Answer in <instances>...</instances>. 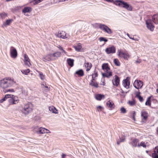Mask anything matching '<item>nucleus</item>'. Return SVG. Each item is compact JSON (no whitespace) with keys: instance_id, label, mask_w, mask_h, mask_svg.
<instances>
[{"instance_id":"nucleus-1","label":"nucleus","mask_w":158,"mask_h":158,"mask_svg":"<svg viewBox=\"0 0 158 158\" xmlns=\"http://www.w3.org/2000/svg\"><path fill=\"white\" fill-rule=\"evenodd\" d=\"M15 83L14 79L10 77H6L0 81V87L2 89L10 87Z\"/></svg>"},{"instance_id":"nucleus-2","label":"nucleus","mask_w":158,"mask_h":158,"mask_svg":"<svg viewBox=\"0 0 158 158\" xmlns=\"http://www.w3.org/2000/svg\"><path fill=\"white\" fill-rule=\"evenodd\" d=\"M33 105L31 103L28 102L24 104L20 108L21 112L25 115L31 112L33 110Z\"/></svg>"},{"instance_id":"nucleus-3","label":"nucleus","mask_w":158,"mask_h":158,"mask_svg":"<svg viewBox=\"0 0 158 158\" xmlns=\"http://www.w3.org/2000/svg\"><path fill=\"white\" fill-rule=\"evenodd\" d=\"M98 25L99 28L104 32L108 34H111L113 32L111 29L106 25L101 23H98Z\"/></svg>"},{"instance_id":"nucleus-4","label":"nucleus","mask_w":158,"mask_h":158,"mask_svg":"<svg viewBox=\"0 0 158 158\" xmlns=\"http://www.w3.org/2000/svg\"><path fill=\"white\" fill-rule=\"evenodd\" d=\"M9 98H10L8 99V102L10 105L15 104L18 103L19 100L18 97H13V96H11Z\"/></svg>"},{"instance_id":"nucleus-5","label":"nucleus","mask_w":158,"mask_h":158,"mask_svg":"<svg viewBox=\"0 0 158 158\" xmlns=\"http://www.w3.org/2000/svg\"><path fill=\"white\" fill-rule=\"evenodd\" d=\"M10 55L13 58H15L17 56V52L16 48L13 46L10 48Z\"/></svg>"},{"instance_id":"nucleus-6","label":"nucleus","mask_w":158,"mask_h":158,"mask_svg":"<svg viewBox=\"0 0 158 158\" xmlns=\"http://www.w3.org/2000/svg\"><path fill=\"white\" fill-rule=\"evenodd\" d=\"M105 51L107 54H114L116 52V48L114 46H112L106 48Z\"/></svg>"},{"instance_id":"nucleus-7","label":"nucleus","mask_w":158,"mask_h":158,"mask_svg":"<svg viewBox=\"0 0 158 158\" xmlns=\"http://www.w3.org/2000/svg\"><path fill=\"white\" fill-rule=\"evenodd\" d=\"M151 20L148 19L146 21V23L148 28L151 31H153L154 29V26Z\"/></svg>"},{"instance_id":"nucleus-8","label":"nucleus","mask_w":158,"mask_h":158,"mask_svg":"<svg viewBox=\"0 0 158 158\" xmlns=\"http://www.w3.org/2000/svg\"><path fill=\"white\" fill-rule=\"evenodd\" d=\"M141 117L142 120L143 122H146L148 117L149 115L148 113L145 111H142L141 112Z\"/></svg>"},{"instance_id":"nucleus-9","label":"nucleus","mask_w":158,"mask_h":158,"mask_svg":"<svg viewBox=\"0 0 158 158\" xmlns=\"http://www.w3.org/2000/svg\"><path fill=\"white\" fill-rule=\"evenodd\" d=\"M133 85L135 88L138 89L142 87L143 82L140 80H136L133 83Z\"/></svg>"},{"instance_id":"nucleus-10","label":"nucleus","mask_w":158,"mask_h":158,"mask_svg":"<svg viewBox=\"0 0 158 158\" xmlns=\"http://www.w3.org/2000/svg\"><path fill=\"white\" fill-rule=\"evenodd\" d=\"M36 132L38 134H43L50 133V131L49 130L42 127L38 128Z\"/></svg>"},{"instance_id":"nucleus-11","label":"nucleus","mask_w":158,"mask_h":158,"mask_svg":"<svg viewBox=\"0 0 158 158\" xmlns=\"http://www.w3.org/2000/svg\"><path fill=\"white\" fill-rule=\"evenodd\" d=\"M139 143V140L138 139L135 138L132 139L131 141L129 142V144L132 147H138V144Z\"/></svg>"},{"instance_id":"nucleus-12","label":"nucleus","mask_w":158,"mask_h":158,"mask_svg":"<svg viewBox=\"0 0 158 158\" xmlns=\"http://www.w3.org/2000/svg\"><path fill=\"white\" fill-rule=\"evenodd\" d=\"M43 60L45 62L54 60L52 54H48L46 56L43 57Z\"/></svg>"},{"instance_id":"nucleus-13","label":"nucleus","mask_w":158,"mask_h":158,"mask_svg":"<svg viewBox=\"0 0 158 158\" xmlns=\"http://www.w3.org/2000/svg\"><path fill=\"white\" fill-rule=\"evenodd\" d=\"M129 78L127 77L126 79L124 80L123 81V85L124 87L127 89L129 88L130 82L129 81Z\"/></svg>"},{"instance_id":"nucleus-14","label":"nucleus","mask_w":158,"mask_h":158,"mask_svg":"<svg viewBox=\"0 0 158 158\" xmlns=\"http://www.w3.org/2000/svg\"><path fill=\"white\" fill-rule=\"evenodd\" d=\"M122 7H123L129 11L132 10L133 8L132 6L124 1Z\"/></svg>"},{"instance_id":"nucleus-15","label":"nucleus","mask_w":158,"mask_h":158,"mask_svg":"<svg viewBox=\"0 0 158 158\" xmlns=\"http://www.w3.org/2000/svg\"><path fill=\"white\" fill-rule=\"evenodd\" d=\"M57 36L59 38L63 39L68 38L69 37L66 35V34L64 31H60L58 32Z\"/></svg>"},{"instance_id":"nucleus-16","label":"nucleus","mask_w":158,"mask_h":158,"mask_svg":"<svg viewBox=\"0 0 158 158\" xmlns=\"http://www.w3.org/2000/svg\"><path fill=\"white\" fill-rule=\"evenodd\" d=\"M24 62L25 65L29 67L31 65L30 61V59L27 55L26 54H25L24 55Z\"/></svg>"},{"instance_id":"nucleus-17","label":"nucleus","mask_w":158,"mask_h":158,"mask_svg":"<svg viewBox=\"0 0 158 158\" xmlns=\"http://www.w3.org/2000/svg\"><path fill=\"white\" fill-rule=\"evenodd\" d=\"M115 78L114 80L113 81V85L117 86L118 85L119 83V79L118 76L117 75L115 76Z\"/></svg>"},{"instance_id":"nucleus-18","label":"nucleus","mask_w":158,"mask_h":158,"mask_svg":"<svg viewBox=\"0 0 158 158\" xmlns=\"http://www.w3.org/2000/svg\"><path fill=\"white\" fill-rule=\"evenodd\" d=\"M124 2V1L122 0H116L114 1H113V2L116 5L118 6L121 7H122Z\"/></svg>"},{"instance_id":"nucleus-19","label":"nucleus","mask_w":158,"mask_h":158,"mask_svg":"<svg viewBox=\"0 0 158 158\" xmlns=\"http://www.w3.org/2000/svg\"><path fill=\"white\" fill-rule=\"evenodd\" d=\"M73 48L75 50L78 52H80L82 48V46L81 43H78L73 46Z\"/></svg>"},{"instance_id":"nucleus-20","label":"nucleus","mask_w":158,"mask_h":158,"mask_svg":"<svg viewBox=\"0 0 158 158\" xmlns=\"http://www.w3.org/2000/svg\"><path fill=\"white\" fill-rule=\"evenodd\" d=\"M107 106L110 108V110H112L115 107V105L112 101L109 100L107 103Z\"/></svg>"},{"instance_id":"nucleus-21","label":"nucleus","mask_w":158,"mask_h":158,"mask_svg":"<svg viewBox=\"0 0 158 158\" xmlns=\"http://www.w3.org/2000/svg\"><path fill=\"white\" fill-rule=\"evenodd\" d=\"M102 69L105 72L109 71H110V68L108 66V65L107 63L103 64L102 66Z\"/></svg>"},{"instance_id":"nucleus-22","label":"nucleus","mask_w":158,"mask_h":158,"mask_svg":"<svg viewBox=\"0 0 158 158\" xmlns=\"http://www.w3.org/2000/svg\"><path fill=\"white\" fill-rule=\"evenodd\" d=\"M84 65L86 69V71H89L92 66L91 63L89 62H85Z\"/></svg>"},{"instance_id":"nucleus-23","label":"nucleus","mask_w":158,"mask_h":158,"mask_svg":"<svg viewBox=\"0 0 158 158\" xmlns=\"http://www.w3.org/2000/svg\"><path fill=\"white\" fill-rule=\"evenodd\" d=\"M52 54L54 60H55L60 56L61 53L60 52L58 51Z\"/></svg>"},{"instance_id":"nucleus-24","label":"nucleus","mask_w":158,"mask_h":158,"mask_svg":"<svg viewBox=\"0 0 158 158\" xmlns=\"http://www.w3.org/2000/svg\"><path fill=\"white\" fill-rule=\"evenodd\" d=\"M102 74L103 77H106L107 78H109L112 75V72H110V71L105 72V73H102Z\"/></svg>"},{"instance_id":"nucleus-25","label":"nucleus","mask_w":158,"mask_h":158,"mask_svg":"<svg viewBox=\"0 0 158 158\" xmlns=\"http://www.w3.org/2000/svg\"><path fill=\"white\" fill-rule=\"evenodd\" d=\"M13 20V19H12L7 20L5 22L3 23L2 27H6L7 26L10 25Z\"/></svg>"},{"instance_id":"nucleus-26","label":"nucleus","mask_w":158,"mask_h":158,"mask_svg":"<svg viewBox=\"0 0 158 158\" xmlns=\"http://www.w3.org/2000/svg\"><path fill=\"white\" fill-rule=\"evenodd\" d=\"M49 110L51 112L55 114H57L58 111L56 108L53 106H51L49 107Z\"/></svg>"},{"instance_id":"nucleus-27","label":"nucleus","mask_w":158,"mask_h":158,"mask_svg":"<svg viewBox=\"0 0 158 158\" xmlns=\"http://www.w3.org/2000/svg\"><path fill=\"white\" fill-rule=\"evenodd\" d=\"M152 20L155 24H158V14L154 15L152 17Z\"/></svg>"},{"instance_id":"nucleus-28","label":"nucleus","mask_w":158,"mask_h":158,"mask_svg":"<svg viewBox=\"0 0 158 158\" xmlns=\"http://www.w3.org/2000/svg\"><path fill=\"white\" fill-rule=\"evenodd\" d=\"M95 97L96 99L100 101L102 99H104L105 98V96L103 95L98 94L95 95Z\"/></svg>"},{"instance_id":"nucleus-29","label":"nucleus","mask_w":158,"mask_h":158,"mask_svg":"<svg viewBox=\"0 0 158 158\" xmlns=\"http://www.w3.org/2000/svg\"><path fill=\"white\" fill-rule=\"evenodd\" d=\"M13 95L11 94H6L5 95L4 97L2 99L0 100V103H2L4 101H6V99L9 98V97H10L11 96H13Z\"/></svg>"},{"instance_id":"nucleus-30","label":"nucleus","mask_w":158,"mask_h":158,"mask_svg":"<svg viewBox=\"0 0 158 158\" xmlns=\"http://www.w3.org/2000/svg\"><path fill=\"white\" fill-rule=\"evenodd\" d=\"M89 85L94 87L97 88L98 87V84L97 82L90 81Z\"/></svg>"},{"instance_id":"nucleus-31","label":"nucleus","mask_w":158,"mask_h":158,"mask_svg":"<svg viewBox=\"0 0 158 158\" xmlns=\"http://www.w3.org/2000/svg\"><path fill=\"white\" fill-rule=\"evenodd\" d=\"M32 9L30 7H25L23 10V13L29 12L31 11Z\"/></svg>"},{"instance_id":"nucleus-32","label":"nucleus","mask_w":158,"mask_h":158,"mask_svg":"<svg viewBox=\"0 0 158 158\" xmlns=\"http://www.w3.org/2000/svg\"><path fill=\"white\" fill-rule=\"evenodd\" d=\"M74 61V60L70 58H68L67 60L68 64L71 67H73V65Z\"/></svg>"},{"instance_id":"nucleus-33","label":"nucleus","mask_w":158,"mask_h":158,"mask_svg":"<svg viewBox=\"0 0 158 158\" xmlns=\"http://www.w3.org/2000/svg\"><path fill=\"white\" fill-rule=\"evenodd\" d=\"M75 73L81 77L83 76L84 75V71L82 69H80L76 71Z\"/></svg>"},{"instance_id":"nucleus-34","label":"nucleus","mask_w":158,"mask_h":158,"mask_svg":"<svg viewBox=\"0 0 158 158\" xmlns=\"http://www.w3.org/2000/svg\"><path fill=\"white\" fill-rule=\"evenodd\" d=\"M125 139V137L123 135H122L121 137H119V140L117 141V144L118 145H119L120 143L123 142L124 141Z\"/></svg>"},{"instance_id":"nucleus-35","label":"nucleus","mask_w":158,"mask_h":158,"mask_svg":"<svg viewBox=\"0 0 158 158\" xmlns=\"http://www.w3.org/2000/svg\"><path fill=\"white\" fill-rule=\"evenodd\" d=\"M140 93L139 92H136V97L139 98L140 102H142L143 101V98L140 95Z\"/></svg>"},{"instance_id":"nucleus-36","label":"nucleus","mask_w":158,"mask_h":158,"mask_svg":"<svg viewBox=\"0 0 158 158\" xmlns=\"http://www.w3.org/2000/svg\"><path fill=\"white\" fill-rule=\"evenodd\" d=\"M151 96L148 97L147 100V101L145 103V105L147 106H151Z\"/></svg>"},{"instance_id":"nucleus-37","label":"nucleus","mask_w":158,"mask_h":158,"mask_svg":"<svg viewBox=\"0 0 158 158\" xmlns=\"http://www.w3.org/2000/svg\"><path fill=\"white\" fill-rule=\"evenodd\" d=\"M38 72L39 73V76L41 79L43 81L45 79V76L41 72Z\"/></svg>"},{"instance_id":"nucleus-38","label":"nucleus","mask_w":158,"mask_h":158,"mask_svg":"<svg viewBox=\"0 0 158 158\" xmlns=\"http://www.w3.org/2000/svg\"><path fill=\"white\" fill-rule=\"evenodd\" d=\"M114 62L116 66H118L120 65V63L118 60L117 59H114Z\"/></svg>"},{"instance_id":"nucleus-39","label":"nucleus","mask_w":158,"mask_h":158,"mask_svg":"<svg viewBox=\"0 0 158 158\" xmlns=\"http://www.w3.org/2000/svg\"><path fill=\"white\" fill-rule=\"evenodd\" d=\"M140 146H142L144 148H145L146 147V146L145 145V142H141L140 144L139 143H138V147H139Z\"/></svg>"},{"instance_id":"nucleus-40","label":"nucleus","mask_w":158,"mask_h":158,"mask_svg":"<svg viewBox=\"0 0 158 158\" xmlns=\"http://www.w3.org/2000/svg\"><path fill=\"white\" fill-rule=\"evenodd\" d=\"M22 73L25 75H27L30 72V70L29 69H27L26 70H22L21 71Z\"/></svg>"},{"instance_id":"nucleus-41","label":"nucleus","mask_w":158,"mask_h":158,"mask_svg":"<svg viewBox=\"0 0 158 158\" xmlns=\"http://www.w3.org/2000/svg\"><path fill=\"white\" fill-rule=\"evenodd\" d=\"M0 16L2 19H4L7 16V14L4 12H3L0 14Z\"/></svg>"},{"instance_id":"nucleus-42","label":"nucleus","mask_w":158,"mask_h":158,"mask_svg":"<svg viewBox=\"0 0 158 158\" xmlns=\"http://www.w3.org/2000/svg\"><path fill=\"white\" fill-rule=\"evenodd\" d=\"M99 40L100 42L104 41L105 42H106L108 41L106 39L103 37H100L99 39Z\"/></svg>"},{"instance_id":"nucleus-43","label":"nucleus","mask_w":158,"mask_h":158,"mask_svg":"<svg viewBox=\"0 0 158 158\" xmlns=\"http://www.w3.org/2000/svg\"><path fill=\"white\" fill-rule=\"evenodd\" d=\"M121 113L123 114H125L127 112L126 109L123 107H122L120 109Z\"/></svg>"},{"instance_id":"nucleus-44","label":"nucleus","mask_w":158,"mask_h":158,"mask_svg":"<svg viewBox=\"0 0 158 158\" xmlns=\"http://www.w3.org/2000/svg\"><path fill=\"white\" fill-rule=\"evenodd\" d=\"M118 56L119 57H121L124 53L122 52L120 50H118Z\"/></svg>"},{"instance_id":"nucleus-45","label":"nucleus","mask_w":158,"mask_h":158,"mask_svg":"<svg viewBox=\"0 0 158 158\" xmlns=\"http://www.w3.org/2000/svg\"><path fill=\"white\" fill-rule=\"evenodd\" d=\"M129 56V55L128 53H124V54L122 56L125 59H127L128 57Z\"/></svg>"},{"instance_id":"nucleus-46","label":"nucleus","mask_w":158,"mask_h":158,"mask_svg":"<svg viewBox=\"0 0 158 158\" xmlns=\"http://www.w3.org/2000/svg\"><path fill=\"white\" fill-rule=\"evenodd\" d=\"M34 1V4H36L42 2L44 0H32Z\"/></svg>"},{"instance_id":"nucleus-47","label":"nucleus","mask_w":158,"mask_h":158,"mask_svg":"<svg viewBox=\"0 0 158 158\" xmlns=\"http://www.w3.org/2000/svg\"><path fill=\"white\" fill-rule=\"evenodd\" d=\"M91 75H93V76L95 77H96L98 76V72L96 71L95 69L94 71V73H92Z\"/></svg>"},{"instance_id":"nucleus-48","label":"nucleus","mask_w":158,"mask_h":158,"mask_svg":"<svg viewBox=\"0 0 158 158\" xmlns=\"http://www.w3.org/2000/svg\"><path fill=\"white\" fill-rule=\"evenodd\" d=\"M152 155V158H158V154L153 152Z\"/></svg>"},{"instance_id":"nucleus-49","label":"nucleus","mask_w":158,"mask_h":158,"mask_svg":"<svg viewBox=\"0 0 158 158\" xmlns=\"http://www.w3.org/2000/svg\"><path fill=\"white\" fill-rule=\"evenodd\" d=\"M128 104L131 106H133L135 104V102L134 101H129L128 102Z\"/></svg>"},{"instance_id":"nucleus-50","label":"nucleus","mask_w":158,"mask_h":158,"mask_svg":"<svg viewBox=\"0 0 158 158\" xmlns=\"http://www.w3.org/2000/svg\"><path fill=\"white\" fill-rule=\"evenodd\" d=\"M135 115H136V113H135V111H133V115L132 116V118L133 119L134 121L135 120Z\"/></svg>"},{"instance_id":"nucleus-51","label":"nucleus","mask_w":158,"mask_h":158,"mask_svg":"<svg viewBox=\"0 0 158 158\" xmlns=\"http://www.w3.org/2000/svg\"><path fill=\"white\" fill-rule=\"evenodd\" d=\"M103 107L101 106H98L97 107V109L98 111H101Z\"/></svg>"},{"instance_id":"nucleus-52","label":"nucleus","mask_w":158,"mask_h":158,"mask_svg":"<svg viewBox=\"0 0 158 158\" xmlns=\"http://www.w3.org/2000/svg\"><path fill=\"white\" fill-rule=\"evenodd\" d=\"M141 62V60L140 59H138L135 61V63L136 64H139Z\"/></svg>"},{"instance_id":"nucleus-53","label":"nucleus","mask_w":158,"mask_h":158,"mask_svg":"<svg viewBox=\"0 0 158 158\" xmlns=\"http://www.w3.org/2000/svg\"><path fill=\"white\" fill-rule=\"evenodd\" d=\"M154 152L158 154V147H155V149L154 151Z\"/></svg>"},{"instance_id":"nucleus-54","label":"nucleus","mask_w":158,"mask_h":158,"mask_svg":"<svg viewBox=\"0 0 158 158\" xmlns=\"http://www.w3.org/2000/svg\"><path fill=\"white\" fill-rule=\"evenodd\" d=\"M92 76V79L90 81H94L95 80H96V78L95 77H94V76H93V75H91Z\"/></svg>"},{"instance_id":"nucleus-55","label":"nucleus","mask_w":158,"mask_h":158,"mask_svg":"<svg viewBox=\"0 0 158 158\" xmlns=\"http://www.w3.org/2000/svg\"><path fill=\"white\" fill-rule=\"evenodd\" d=\"M130 39L138 41L139 40V39L138 38H135L134 37H130Z\"/></svg>"},{"instance_id":"nucleus-56","label":"nucleus","mask_w":158,"mask_h":158,"mask_svg":"<svg viewBox=\"0 0 158 158\" xmlns=\"http://www.w3.org/2000/svg\"><path fill=\"white\" fill-rule=\"evenodd\" d=\"M8 91L13 92H14V90L13 89H9L7 90L6 91H5V92H7Z\"/></svg>"},{"instance_id":"nucleus-57","label":"nucleus","mask_w":158,"mask_h":158,"mask_svg":"<svg viewBox=\"0 0 158 158\" xmlns=\"http://www.w3.org/2000/svg\"><path fill=\"white\" fill-rule=\"evenodd\" d=\"M61 156V158H65V157L66 156V155L64 154L63 153Z\"/></svg>"},{"instance_id":"nucleus-58","label":"nucleus","mask_w":158,"mask_h":158,"mask_svg":"<svg viewBox=\"0 0 158 158\" xmlns=\"http://www.w3.org/2000/svg\"><path fill=\"white\" fill-rule=\"evenodd\" d=\"M57 47L59 48V49H60V50H63V49L62 48L60 45H58V46H57Z\"/></svg>"},{"instance_id":"nucleus-59","label":"nucleus","mask_w":158,"mask_h":158,"mask_svg":"<svg viewBox=\"0 0 158 158\" xmlns=\"http://www.w3.org/2000/svg\"><path fill=\"white\" fill-rule=\"evenodd\" d=\"M101 85H105V82L104 81L102 82V83H101Z\"/></svg>"},{"instance_id":"nucleus-60","label":"nucleus","mask_w":158,"mask_h":158,"mask_svg":"<svg viewBox=\"0 0 158 158\" xmlns=\"http://www.w3.org/2000/svg\"><path fill=\"white\" fill-rule=\"evenodd\" d=\"M127 35L128 36L129 38L130 39V37H130V35H129V34L128 33H127Z\"/></svg>"},{"instance_id":"nucleus-61","label":"nucleus","mask_w":158,"mask_h":158,"mask_svg":"<svg viewBox=\"0 0 158 158\" xmlns=\"http://www.w3.org/2000/svg\"><path fill=\"white\" fill-rule=\"evenodd\" d=\"M62 50L63 51V52L64 53H66V52L63 49V50Z\"/></svg>"},{"instance_id":"nucleus-62","label":"nucleus","mask_w":158,"mask_h":158,"mask_svg":"<svg viewBox=\"0 0 158 158\" xmlns=\"http://www.w3.org/2000/svg\"><path fill=\"white\" fill-rule=\"evenodd\" d=\"M45 87L47 88H48L47 86H45Z\"/></svg>"},{"instance_id":"nucleus-63","label":"nucleus","mask_w":158,"mask_h":158,"mask_svg":"<svg viewBox=\"0 0 158 158\" xmlns=\"http://www.w3.org/2000/svg\"><path fill=\"white\" fill-rule=\"evenodd\" d=\"M122 93H123V91L122 90Z\"/></svg>"},{"instance_id":"nucleus-64","label":"nucleus","mask_w":158,"mask_h":158,"mask_svg":"<svg viewBox=\"0 0 158 158\" xmlns=\"http://www.w3.org/2000/svg\"><path fill=\"white\" fill-rule=\"evenodd\" d=\"M6 2H9V1H7V0H6Z\"/></svg>"}]
</instances>
